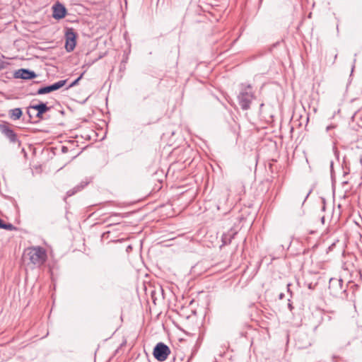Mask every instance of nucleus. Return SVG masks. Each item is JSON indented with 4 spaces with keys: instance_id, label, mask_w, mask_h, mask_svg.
<instances>
[{
    "instance_id": "obj_1",
    "label": "nucleus",
    "mask_w": 362,
    "mask_h": 362,
    "mask_svg": "<svg viewBox=\"0 0 362 362\" xmlns=\"http://www.w3.org/2000/svg\"><path fill=\"white\" fill-rule=\"evenodd\" d=\"M256 99L255 92L250 83H241L237 95L238 103L243 111L251 108L253 100Z\"/></svg>"
},
{
    "instance_id": "obj_2",
    "label": "nucleus",
    "mask_w": 362,
    "mask_h": 362,
    "mask_svg": "<svg viewBox=\"0 0 362 362\" xmlns=\"http://www.w3.org/2000/svg\"><path fill=\"white\" fill-rule=\"evenodd\" d=\"M23 256L25 259H28V264H31L36 268H40L44 265L47 259L46 250L40 246L27 248L24 252Z\"/></svg>"
},
{
    "instance_id": "obj_3",
    "label": "nucleus",
    "mask_w": 362,
    "mask_h": 362,
    "mask_svg": "<svg viewBox=\"0 0 362 362\" xmlns=\"http://www.w3.org/2000/svg\"><path fill=\"white\" fill-rule=\"evenodd\" d=\"M347 285L344 286L342 279L331 278L329 281L328 289L330 295L339 298H345L347 297L346 293Z\"/></svg>"
},
{
    "instance_id": "obj_4",
    "label": "nucleus",
    "mask_w": 362,
    "mask_h": 362,
    "mask_svg": "<svg viewBox=\"0 0 362 362\" xmlns=\"http://www.w3.org/2000/svg\"><path fill=\"white\" fill-rule=\"evenodd\" d=\"M170 352L168 345L163 342H158L153 348V355L157 361L163 362L168 358Z\"/></svg>"
},
{
    "instance_id": "obj_5",
    "label": "nucleus",
    "mask_w": 362,
    "mask_h": 362,
    "mask_svg": "<svg viewBox=\"0 0 362 362\" xmlns=\"http://www.w3.org/2000/svg\"><path fill=\"white\" fill-rule=\"evenodd\" d=\"M65 49L68 52H72L76 47L77 33L73 28H66L65 33Z\"/></svg>"
},
{
    "instance_id": "obj_6",
    "label": "nucleus",
    "mask_w": 362,
    "mask_h": 362,
    "mask_svg": "<svg viewBox=\"0 0 362 362\" xmlns=\"http://www.w3.org/2000/svg\"><path fill=\"white\" fill-rule=\"evenodd\" d=\"M67 81H68L67 79L61 80V81H57L54 83H52L51 85L40 87V88H38V90H37V92L35 93H32V95H44V94L49 93L52 91H55L57 90L60 89L64 86H65Z\"/></svg>"
},
{
    "instance_id": "obj_7",
    "label": "nucleus",
    "mask_w": 362,
    "mask_h": 362,
    "mask_svg": "<svg viewBox=\"0 0 362 362\" xmlns=\"http://www.w3.org/2000/svg\"><path fill=\"white\" fill-rule=\"evenodd\" d=\"M0 131L11 143L16 144L19 142L18 136L14 131L10 127V124L7 122L0 124Z\"/></svg>"
},
{
    "instance_id": "obj_8",
    "label": "nucleus",
    "mask_w": 362,
    "mask_h": 362,
    "mask_svg": "<svg viewBox=\"0 0 362 362\" xmlns=\"http://www.w3.org/2000/svg\"><path fill=\"white\" fill-rule=\"evenodd\" d=\"M52 17L56 20L64 18L67 13L66 7L59 1L56 2L52 7Z\"/></svg>"
},
{
    "instance_id": "obj_9",
    "label": "nucleus",
    "mask_w": 362,
    "mask_h": 362,
    "mask_svg": "<svg viewBox=\"0 0 362 362\" xmlns=\"http://www.w3.org/2000/svg\"><path fill=\"white\" fill-rule=\"evenodd\" d=\"M14 77L16 78L33 79L37 77V74L30 69H20L15 72Z\"/></svg>"
},
{
    "instance_id": "obj_10",
    "label": "nucleus",
    "mask_w": 362,
    "mask_h": 362,
    "mask_svg": "<svg viewBox=\"0 0 362 362\" xmlns=\"http://www.w3.org/2000/svg\"><path fill=\"white\" fill-rule=\"evenodd\" d=\"M30 108H33V110L37 111L35 117L39 119H42L43 114L50 110V107H47V104L42 102L37 105H30Z\"/></svg>"
},
{
    "instance_id": "obj_11",
    "label": "nucleus",
    "mask_w": 362,
    "mask_h": 362,
    "mask_svg": "<svg viewBox=\"0 0 362 362\" xmlns=\"http://www.w3.org/2000/svg\"><path fill=\"white\" fill-rule=\"evenodd\" d=\"M237 233L238 230L233 227H231L226 233H223L221 236L222 245L230 244Z\"/></svg>"
},
{
    "instance_id": "obj_12",
    "label": "nucleus",
    "mask_w": 362,
    "mask_h": 362,
    "mask_svg": "<svg viewBox=\"0 0 362 362\" xmlns=\"http://www.w3.org/2000/svg\"><path fill=\"white\" fill-rule=\"evenodd\" d=\"M338 56V52L337 49H331L327 51L325 54V60L329 65H333Z\"/></svg>"
},
{
    "instance_id": "obj_13",
    "label": "nucleus",
    "mask_w": 362,
    "mask_h": 362,
    "mask_svg": "<svg viewBox=\"0 0 362 362\" xmlns=\"http://www.w3.org/2000/svg\"><path fill=\"white\" fill-rule=\"evenodd\" d=\"M8 115L10 118L13 120L19 119L23 115V111L21 108L16 107L12 110H10L8 112Z\"/></svg>"
},
{
    "instance_id": "obj_14",
    "label": "nucleus",
    "mask_w": 362,
    "mask_h": 362,
    "mask_svg": "<svg viewBox=\"0 0 362 362\" xmlns=\"http://www.w3.org/2000/svg\"><path fill=\"white\" fill-rule=\"evenodd\" d=\"M228 194L227 193H223L221 194V197L220 198L217 208L218 209H221V208H223L224 205L226 203V201L228 200Z\"/></svg>"
},
{
    "instance_id": "obj_15",
    "label": "nucleus",
    "mask_w": 362,
    "mask_h": 362,
    "mask_svg": "<svg viewBox=\"0 0 362 362\" xmlns=\"http://www.w3.org/2000/svg\"><path fill=\"white\" fill-rule=\"evenodd\" d=\"M88 183H89V181H88V180L81 181L79 185H76L73 189H74V190H76V193H77L78 192H80L84 187H86L88 185Z\"/></svg>"
},
{
    "instance_id": "obj_16",
    "label": "nucleus",
    "mask_w": 362,
    "mask_h": 362,
    "mask_svg": "<svg viewBox=\"0 0 362 362\" xmlns=\"http://www.w3.org/2000/svg\"><path fill=\"white\" fill-rule=\"evenodd\" d=\"M33 108H30V105L27 108V114L29 116V119L32 120L35 117L36 112H34Z\"/></svg>"
},
{
    "instance_id": "obj_17",
    "label": "nucleus",
    "mask_w": 362,
    "mask_h": 362,
    "mask_svg": "<svg viewBox=\"0 0 362 362\" xmlns=\"http://www.w3.org/2000/svg\"><path fill=\"white\" fill-rule=\"evenodd\" d=\"M2 229H6L8 230H13L16 229V227L11 223H6L4 222L3 226H2Z\"/></svg>"
},
{
    "instance_id": "obj_18",
    "label": "nucleus",
    "mask_w": 362,
    "mask_h": 362,
    "mask_svg": "<svg viewBox=\"0 0 362 362\" xmlns=\"http://www.w3.org/2000/svg\"><path fill=\"white\" fill-rule=\"evenodd\" d=\"M83 74H81L80 76H78L76 80H74L69 86L66 88V90L69 89L70 88L76 86L78 84V81L81 79L83 77Z\"/></svg>"
},
{
    "instance_id": "obj_19",
    "label": "nucleus",
    "mask_w": 362,
    "mask_h": 362,
    "mask_svg": "<svg viewBox=\"0 0 362 362\" xmlns=\"http://www.w3.org/2000/svg\"><path fill=\"white\" fill-rule=\"evenodd\" d=\"M8 65V62L0 60V71L6 69Z\"/></svg>"
},
{
    "instance_id": "obj_20",
    "label": "nucleus",
    "mask_w": 362,
    "mask_h": 362,
    "mask_svg": "<svg viewBox=\"0 0 362 362\" xmlns=\"http://www.w3.org/2000/svg\"><path fill=\"white\" fill-rule=\"evenodd\" d=\"M76 193V190H74V189H71L66 192V197H71L74 195Z\"/></svg>"
},
{
    "instance_id": "obj_21",
    "label": "nucleus",
    "mask_w": 362,
    "mask_h": 362,
    "mask_svg": "<svg viewBox=\"0 0 362 362\" xmlns=\"http://www.w3.org/2000/svg\"><path fill=\"white\" fill-rule=\"evenodd\" d=\"M316 285H317V284H313V283H309V284H308V287L309 289L313 290V289H315Z\"/></svg>"
},
{
    "instance_id": "obj_22",
    "label": "nucleus",
    "mask_w": 362,
    "mask_h": 362,
    "mask_svg": "<svg viewBox=\"0 0 362 362\" xmlns=\"http://www.w3.org/2000/svg\"><path fill=\"white\" fill-rule=\"evenodd\" d=\"M120 216L119 214H113L112 216H110L108 218H107V221H110L112 220V218L114 217H119Z\"/></svg>"
},
{
    "instance_id": "obj_23",
    "label": "nucleus",
    "mask_w": 362,
    "mask_h": 362,
    "mask_svg": "<svg viewBox=\"0 0 362 362\" xmlns=\"http://www.w3.org/2000/svg\"><path fill=\"white\" fill-rule=\"evenodd\" d=\"M311 193V190H310L308 194H306L304 200H303V203L305 202V200L308 199V196L310 195V194Z\"/></svg>"
},
{
    "instance_id": "obj_24",
    "label": "nucleus",
    "mask_w": 362,
    "mask_h": 362,
    "mask_svg": "<svg viewBox=\"0 0 362 362\" xmlns=\"http://www.w3.org/2000/svg\"><path fill=\"white\" fill-rule=\"evenodd\" d=\"M62 151L65 153V152H67L68 148L66 146H62Z\"/></svg>"
},
{
    "instance_id": "obj_25",
    "label": "nucleus",
    "mask_w": 362,
    "mask_h": 362,
    "mask_svg": "<svg viewBox=\"0 0 362 362\" xmlns=\"http://www.w3.org/2000/svg\"><path fill=\"white\" fill-rule=\"evenodd\" d=\"M284 298V294L283 293H281L279 296V299H283Z\"/></svg>"
},
{
    "instance_id": "obj_26",
    "label": "nucleus",
    "mask_w": 362,
    "mask_h": 362,
    "mask_svg": "<svg viewBox=\"0 0 362 362\" xmlns=\"http://www.w3.org/2000/svg\"><path fill=\"white\" fill-rule=\"evenodd\" d=\"M288 308H289V310H290L291 311L293 309V305H292V304H291V303H288Z\"/></svg>"
},
{
    "instance_id": "obj_27",
    "label": "nucleus",
    "mask_w": 362,
    "mask_h": 362,
    "mask_svg": "<svg viewBox=\"0 0 362 362\" xmlns=\"http://www.w3.org/2000/svg\"><path fill=\"white\" fill-rule=\"evenodd\" d=\"M3 223L4 221L1 218H0V228H2Z\"/></svg>"
},
{
    "instance_id": "obj_28",
    "label": "nucleus",
    "mask_w": 362,
    "mask_h": 362,
    "mask_svg": "<svg viewBox=\"0 0 362 362\" xmlns=\"http://www.w3.org/2000/svg\"><path fill=\"white\" fill-rule=\"evenodd\" d=\"M320 219H321L322 223L324 224L325 223V216H322Z\"/></svg>"
},
{
    "instance_id": "obj_29",
    "label": "nucleus",
    "mask_w": 362,
    "mask_h": 362,
    "mask_svg": "<svg viewBox=\"0 0 362 362\" xmlns=\"http://www.w3.org/2000/svg\"><path fill=\"white\" fill-rule=\"evenodd\" d=\"M332 128H333V127H332V126H328V127H327V131H329L330 129H332Z\"/></svg>"
},
{
    "instance_id": "obj_30",
    "label": "nucleus",
    "mask_w": 362,
    "mask_h": 362,
    "mask_svg": "<svg viewBox=\"0 0 362 362\" xmlns=\"http://www.w3.org/2000/svg\"><path fill=\"white\" fill-rule=\"evenodd\" d=\"M355 62H356V59H354V65L352 66V71L354 70V69L355 67V65H354Z\"/></svg>"
},
{
    "instance_id": "obj_31",
    "label": "nucleus",
    "mask_w": 362,
    "mask_h": 362,
    "mask_svg": "<svg viewBox=\"0 0 362 362\" xmlns=\"http://www.w3.org/2000/svg\"><path fill=\"white\" fill-rule=\"evenodd\" d=\"M118 223H119V222H116V223H110V225H112V224H118Z\"/></svg>"
},
{
    "instance_id": "obj_32",
    "label": "nucleus",
    "mask_w": 362,
    "mask_h": 362,
    "mask_svg": "<svg viewBox=\"0 0 362 362\" xmlns=\"http://www.w3.org/2000/svg\"><path fill=\"white\" fill-rule=\"evenodd\" d=\"M325 209V206L324 205V206H322V210L324 211Z\"/></svg>"
}]
</instances>
